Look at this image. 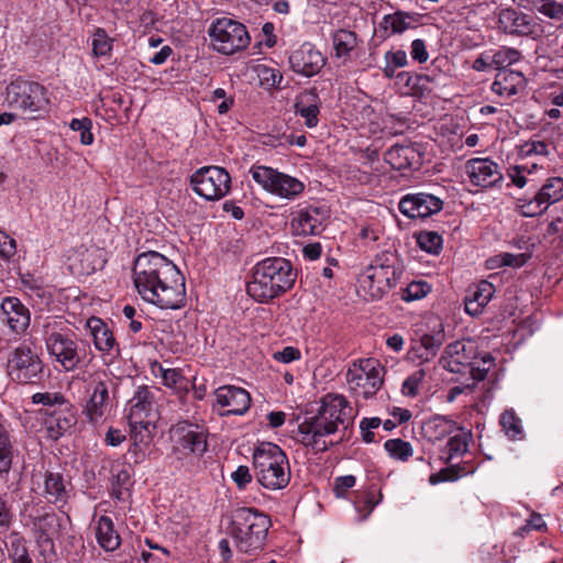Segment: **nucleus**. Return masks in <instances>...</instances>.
I'll return each instance as SVG.
<instances>
[{
	"instance_id": "nucleus-1",
	"label": "nucleus",
	"mask_w": 563,
	"mask_h": 563,
	"mask_svg": "<svg viewBox=\"0 0 563 563\" xmlns=\"http://www.w3.org/2000/svg\"><path fill=\"white\" fill-rule=\"evenodd\" d=\"M133 282L141 298L162 309L185 305V278L177 266L163 254L143 252L134 261Z\"/></svg>"
},
{
	"instance_id": "nucleus-2",
	"label": "nucleus",
	"mask_w": 563,
	"mask_h": 563,
	"mask_svg": "<svg viewBox=\"0 0 563 563\" xmlns=\"http://www.w3.org/2000/svg\"><path fill=\"white\" fill-rule=\"evenodd\" d=\"M353 418V409L343 395L327 394L318 412L299 424L301 442L314 451L323 452L333 444L325 438L342 428L346 430Z\"/></svg>"
},
{
	"instance_id": "nucleus-3",
	"label": "nucleus",
	"mask_w": 563,
	"mask_h": 563,
	"mask_svg": "<svg viewBox=\"0 0 563 563\" xmlns=\"http://www.w3.org/2000/svg\"><path fill=\"white\" fill-rule=\"evenodd\" d=\"M296 273L289 261L268 257L258 262L246 285L247 294L256 301L267 303L292 288Z\"/></svg>"
},
{
	"instance_id": "nucleus-4",
	"label": "nucleus",
	"mask_w": 563,
	"mask_h": 563,
	"mask_svg": "<svg viewBox=\"0 0 563 563\" xmlns=\"http://www.w3.org/2000/svg\"><path fill=\"white\" fill-rule=\"evenodd\" d=\"M269 518L253 508H240L229 527V537L239 553L256 555L266 543Z\"/></svg>"
},
{
	"instance_id": "nucleus-5",
	"label": "nucleus",
	"mask_w": 563,
	"mask_h": 563,
	"mask_svg": "<svg viewBox=\"0 0 563 563\" xmlns=\"http://www.w3.org/2000/svg\"><path fill=\"white\" fill-rule=\"evenodd\" d=\"M74 332L60 317H47L42 324V338L48 355L58 363L64 371L73 372L85 360L76 341Z\"/></svg>"
},
{
	"instance_id": "nucleus-6",
	"label": "nucleus",
	"mask_w": 563,
	"mask_h": 563,
	"mask_svg": "<svg viewBox=\"0 0 563 563\" xmlns=\"http://www.w3.org/2000/svg\"><path fill=\"white\" fill-rule=\"evenodd\" d=\"M253 466L257 482L265 488H285L290 481L287 455L272 442L260 443L253 452Z\"/></svg>"
},
{
	"instance_id": "nucleus-7",
	"label": "nucleus",
	"mask_w": 563,
	"mask_h": 563,
	"mask_svg": "<svg viewBox=\"0 0 563 563\" xmlns=\"http://www.w3.org/2000/svg\"><path fill=\"white\" fill-rule=\"evenodd\" d=\"M401 275L398 261L394 254L376 256L360 277V286L373 300L383 298L397 284Z\"/></svg>"
},
{
	"instance_id": "nucleus-8",
	"label": "nucleus",
	"mask_w": 563,
	"mask_h": 563,
	"mask_svg": "<svg viewBox=\"0 0 563 563\" xmlns=\"http://www.w3.org/2000/svg\"><path fill=\"white\" fill-rule=\"evenodd\" d=\"M21 522L30 529L35 542L40 547L53 548V538L57 536L62 518L49 507L41 503H26L21 510Z\"/></svg>"
},
{
	"instance_id": "nucleus-9",
	"label": "nucleus",
	"mask_w": 563,
	"mask_h": 563,
	"mask_svg": "<svg viewBox=\"0 0 563 563\" xmlns=\"http://www.w3.org/2000/svg\"><path fill=\"white\" fill-rule=\"evenodd\" d=\"M4 102L13 110L43 113L48 109L49 98L41 84L18 78L5 87Z\"/></svg>"
},
{
	"instance_id": "nucleus-10",
	"label": "nucleus",
	"mask_w": 563,
	"mask_h": 563,
	"mask_svg": "<svg viewBox=\"0 0 563 563\" xmlns=\"http://www.w3.org/2000/svg\"><path fill=\"white\" fill-rule=\"evenodd\" d=\"M250 174L265 191L285 200L297 199L306 187L300 179L263 165L252 166Z\"/></svg>"
},
{
	"instance_id": "nucleus-11",
	"label": "nucleus",
	"mask_w": 563,
	"mask_h": 563,
	"mask_svg": "<svg viewBox=\"0 0 563 563\" xmlns=\"http://www.w3.org/2000/svg\"><path fill=\"white\" fill-rule=\"evenodd\" d=\"M212 47L224 55H231L247 47L250 35L246 27L230 18H220L209 29Z\"/></svg>"
},
{
	"instance_id": "nucleus-12",
	"label": "nucleus",
	"mask_w": 563,
	"mask_h": 563,
	"mask_svg": "<svg viewBox=\"0 0 563 563\" xmlns=\"http://www.w3.org/2000/svg\"><path fill=\"white\" fill-rule=\"evenodd\" d=\"M189 184L206 201H218L230 192L231 176L223 167L203 166L191 174Z\"/></svg>"
},
{
	"instance_id": "nucleus-13",
	"label": "nucleus",
	"mask_w": 563,
	"mask_h": 563,
	"mask_svg": "<svg viewBox=\"0 0 563 563\" xmlns=\"http://www.w3.org/2000/svg\"><path fill=\"white\" fill-rule=\"evenodd\" d=\"M345 378L350 390L364 399L376 395L383 385L382 367L374 358L353 362L346 371Z\"/></svg>"
},
{
	"instance_id": "nucleus-14",
	"label": "nucleus",
	"mask_w": 563,
	"mask_h": 563,
	"mask_svg": "<svg viewBox=\"0 0 563 563\" xmlns=\"http://www.w3.org/2000/svg\"><path fill=\"white\" fill-rule=\"evenodd\" d=\"M43 368L38 349L27 343L16 346L8 362L9 375L20 384L40 382Z\"/></svg>"
},
{
	"instance_id": "nucleus-15",
	"label": "nucleus",
	"mask_w": 563,
	"mask_h": 563,
	"mask_svg": "<svg viewBox=\"0 0 563 563\" xmlns=\"http://www.w3.org/2000/svg\"><path fill=\"white\" fill-rule=\"evenodd\" d=\"M82 413L93 426L101 424L110 412L109 386L104 373L89 375Z\"/></svg>"
},
{
	"instance_id": "nucleus-16",
	"label": "nucleus",
	"mask_w": 563,
	"mask_h": 563,
	"mask_svg": "<svg viewBox=\"0 0 563 563\" xmlns=\"http://www.w3.org/2000/svg\"><path fill=\"white\" fill-rule=\"evenodd\" d=\"M175 452L201 456L208 448L207 433L202 427L189 422H180L170 430Z\"/></svg>"
},
{
	"instance_id": "nucleus-17",
	"label": "nucleus",
	"mask_w": 563,
	"mask_h": 563,
	"mask_svg": "<svg viewBox=\"0 0 563 563\" xmlns=\"http://www.w3.org/2000/svg\"><path fill=\"white\" fill-rule=\"evenodd\" d=\"M0 322L11 333L22 335L31 323L30 309L16 297H4L0 303Z\"/></svg>"
},
{
	"instance_id": "nucleus-18",
	"label": "nucleus",
	"mask_w": 563,
	"mask_h": 563,
	"mask_svg": "<svg viewBox=\"0 0 563 563\" xmlns=\"http://www.w3.org/2000/svg\"><path fill=\"white\" fill-rule=\"evenodd\" d=\"M398 208L407 218H427L441 211L443 201L431 194L415 192L404 196L399 201Z\"/></svg>"
},
{
	"instance_id": "nucleus-19",
	"label": "nucleus",
	"mask_w": 563,
	"mask_h": 563,
	"mask_svg": "<svg viewBox=\"0 0 563 563\" xmlns=\"http://www.w3.org/2000/svg\"><path fill=\"white\" fill-rule=\"evenodd\" d=\"M563 199V178L552 177L539 189L534 198L521 206L522 214L534 217L544 212L551 205Z\"/></svg>"
},
{
	"instance_id": "nucleus-20",
	"label": "nucleus",
	"mask_w": 563,
	"mask_h": 563,
	"mask_svg": "<svg viewBox=\"0 0 563 563\" xmlns=\"http://www.w3.org/2000/svg\"><path fill=\"white\" fill-rule=\"evenodd\" d=\"M325 62L323 54L310 43H303L289 56L290 68L306 77L319 74Z\"/></svg>"
},
{
	"instance_id": "nucleus-21",
	"label": "nucleus",
	"mask_w": 563,
	"mask_h": 563,
	"mask_svg": "<svg viewBox=\"0 0 563 563\" xmlns=\"http://www.w3.org/2000/svg\"><path fill=\"white\" fill-rule=\"evenodd\" d=\"M328 211L319 207H307L298 210L291 219V229L295 235H318L324 229Z\"/></svg>"
},
{
	"instance_id": "nucleus-22",
	"label": "nucleus",
	"mask_w": 563,
	"mask_h": 563,
	"mask_svg": "<svg viewBox=\"0 0 563 563\" xmlns=\"http://www.w3.org/2000/svg\"><path fill=\"white\" fill-rule=\"evenodd\" d=\"M216 401L220 407L228 408L222 416H242L251 406V396L244 388L227 385L214 391Z\"/></svg>"
},
{
	"instance_id": "nucleus-23",
	"label": "nucleus",
	"mask_w": 563,
	"mask_h": 563,
	"mask_svg": "<svg viewBox=\"0 0 563 563\" xmlns=\"http://www.w3.org/2000/svg\"><path fill=\"white\" fill-rule=\"evenodd\" d=\"M129 421L134 424L142 423V420H156L154 393L146 386L139 387L129 401Z\"/></svg>"
},
{
	"instance_id": "nucleus-24",
	"label": "nucleus",
	"mask_w": 563,
	"mask_h": 563,
	"mask_svg": "<svg viewBox=\"0 0 563 563\" xmlns=\"http://www.w3.org/2000/svg\"><path fill=\"white\" fill-rule=\"evenodd\" d=\"M384 159L394 169L418 168L422 163V155L417 145L396 144L384 155Z\"/></svg>"
},
{
	"instance_id": "nucleus-25",
	"label": "nucleus",
	"mask_w": 563,
	"mask_h": 563,
	"mask_svg": "<svg viewBox=\"0 0 563 563\" xmlns=\"http://www.w3.org/2000/svg\"><path fill=\"white\" fill-rule=\"evenodd\" d=\"M75 423L76 417L71 412L68 402L58 409L47 411L44 420L45 431L47 437L52 440H57L63 437L66 432L70 431Z\"/></svg>"
},
{
	"instance_id": "nucleus-26",
	"label": "nucleus",
	"mask_w": 563,
	"mask_h": 563,
	"mask_svg": "<svg viewBox=\"0 0 563 563\" xmlns=\"http://www.w3.org/2000/svg\"><path fill=\"white\" fill-rule=\"evenodd\" d=\"M498 24L505 33L517 35H532L537 27L527 14L512 8L499 12Z\"/></svg>"
},
{
	"instance_id": "nucleus-27",
	"label": "nucleus",
	"mask_w": 563,
	"mask_h": 563,
	"mask_svg": "<svg viewBox=\"0 0 563 563\" xmlns=\"http://www.w3.org/2000/svg\"><path fill=\"white\" fill-rule=\"evenodd\" d=\"M335 58L343 64L351 62L358 55L362 41L354 31L347 29L335 30L331 34Z\"/></svg>"
},
{
	"instance_id": "nucleus-28",
	"label": "nucleus",
	"mask_w": 563,
	"mask_h": 563,
	"mask_svg": "<svg viewBox=\"0 0 563 563\" xmlns=\"http://www.w3.org/2000/svg\"><path fill=\"white\" fill-rule=\"evenodd\" d=\"M472 357L471 346L463 341H454L445 347L440 363L449 372L463 373L471 365Z\"/></svg>"
},
{
	"instance_id": "nucleus-29",
	"label": "nucleus",
	"mask_w": 563,
	"mask_h": 563,
	"mask_svg": "<svg viewBox=\"0 0 563 563\" xmlns=\"http://www.w3.org/2000/svg\"><path fill=\"white\" fill-rule=\"evenodd\" d=\"M95 537L98 545L106 552H114L122 543L113 520L106 515L93 516Z\"/></svg>"
},
{
	"instance_id": "nucleus-30",
	"label": "nucleus",
	"mask_w": 563,
	"mask_h": 563,
	"mask_svg": "<svg viewBox=\"0 0 563 563\" xmlns=\"http://www.w3.org/2000/svg\"><path fill=\"white\" fill-rule=\"evenodd\" d=\"M320 98L316 89L301 92L294 104L295 113L303 119L308 129H313L319 124Z\"/></svg>"
},
{
	"instance_id": "nucleus-31",
	"label": "nucleus",
	"mask_w": 563,
	"mask_h": 563,
	"mask_svg": "<svg viewBox=\"0 0 563 563\" xmlns=\"http://www.w3.org/2000/svg\"><path fill=\"white\" fill-rule=\"evenodd\" d=\"M548 131L543 130L541 133L533 135L529 141L519 146V155L522 157L534 156L537 162L532 163V167L542 164L547 157L555 152L553 141L547 137Z\"/></svg>"
},
{
	"instance_id": "nucleus-32",
	"label": "nucleus",
	"mask_w": 563,
	"mask_h": 563,
	"mask_svg": "<svg viewBox=\"0 0 563 563\" xmlns=\"http://www.w3.org/2000/svg\"><path fill=\"white\" fill-rule=\"evenodd\" d=\"M493 298V284L482 280L467 289L464 298L465 312L470 316H478Z\"/></svg>"
},
{
	"instance_id": "nucleus-33",
	"label": "nucleus",
	"mask_w": 563,
	"mask_h": 563,
	"mask_svg": "<svg viewBox=\"0 0 563 563\" xmlns=\"http://www.w3.org/2000/svg\"><path fill=\"white\" fill-rule=\"evenodd\" d=\"M95 347L101 353L110 354L117 346L115 339L109 325L100 318L91 317L87 320Z\"/></svg>"
},
{
	"instance_id": "nucleus-34",
	"label": "nucleus",
	"mask_w": 563,
	"mask_h": 563,
	"mask_svg": "<svg viewBox=\"0 0 563 563\" xmlns=\"http://www.w3.org/2000/svg\"><path fill=\"white\" fill-rule=\"evenodd\" d=\"M523 84V76L506 67H495V95L510 97L518 92Z\"/></svg>"
},
{
	"instance_id": "nucleus-35",
	"label": "nucleus",
	"mask_w": 563,
	"mask_h": 563,
	"mask_svg": "<svg viewBox=\"0 0 563 563\" xmlns=\"http://www.w3.org/2000/svg\"><path fill=\"white\" fill-rule=\"evenodd\" d=\"M471 438V432L456 426L454 432L449 435V440L442 451L441 459L445 463H452L455 459L462 457L468 451Z\"/></svg>"
},
{
	"instance_id": "nucleus-36",
	"label": "nucleus",
	"mask_w": 563,
	"mask_h": 563,
	"mask_svg": "<svg viewBox=\"0 0 563 563\" xmlns=\"http://www.w3.org/2000/svg\"><path fill=\"white\" fill-rule=\"evenodd\" d=\"M416 22V13L398 10L391 14L384 15L379 26L386 33V36L389 37L391 35L401 34L411 29Z\"/></svg>"
},
{
	"instance_id": "nucleus-37",
	"label": "nucleus",
	"mask_w": 563,
	"mask_h": 563,
	"mask_svg": "<svg viewBox=\"0 0 563 563\" xmlns=\"http://www.w3.org/2000/svg\"><path fill=\"white\" fill-rule=\"evenodd\" d=\"M471 183L481 188L493 186V162L489 158H473L466 164Z\"/></svg>"
},
{
	"instance_id": "nucleus-38",
	"label": "nucleus",
	"mask_w": 563,
	"mask_h": 563,
	"mask_svg": "<svg viewBox=\"0 0 563 563\" xmlns=\"http://www.w3.org/2000/svg\"><path fill=\"white\" fill-rule=\"evenodd\" d=\"M456 423L443 416H435L424 421L421 428L422 435L430 442L441 441L451 435Z\"/></svg>"
},
{
	"instance_id": "nucleus-39",
	"label": "nucleus",
	"mask_w": 563,
	"mask_h": 563,
	"mask_svg": "<svg viewBox=\"0 0 563 563\" xmlns=\"http://www.w3.org/2000/svg\"><path fill=\"white\" fill-rule=\"evenodd\" d=\"M439 329L432 334H423L420 339V346L415 350L416 356L421 362H428L432 360L440 346L444 341V332L442 323H439Z\"/></svg>"
},
{
	"instance_id": "nucleus-40",
	"label": "nucleus",
	"mask_w": 563,
	"mask_h": 563,
	"mask_svg": "<svg viewBox=\"0 0 563 563\" xmlns=\"http://www.w3.org/2000/svg\"><path fill=\"white\" fill-rule=\"evenodd\" d=\"M44 494L49 503H65L68 498V490L64 482L63 475L59 473L48 472L44 478Z\"/></svg>"
},
{
	"instance_id": "nucleus-41",
	"label": "nucleus",
	"mask_w": 563,
	"mask_h": 563,
	"mask_svg": "<svg viewBox=\"0 0 563 563\" xmlns=\"http://www.w3.org/2000/svg\"><path fill=\"white\" fill-rule=\"evenodd\" d=\"M155 422L156 420H142V423L134 424L133 421H129L131 440L135 450L142 451L151 443L156 428Z\"/></svg>"
},
{
	"instance_id": "nucleus-42",
	"label": "nucleus",
	"mask_w": 563,
	"mask_h": 563,
	"mask_svg": "<svg viewBox=\"0 0 563 563\" xmlns=\"http://www.w3.org/2000/svg\"><path fill=\"white\" fill-rule=\"evenodd\" d=\"M520 5L530 11H537L552 20L563 18V2L555 0H519Z\"/></svg>"
},
{
	"instance_id": "nucleus-43",
	"label": "nucleus",
	"mask_w": 563,
	"mask_h": 563,
	"mask_svg": "<svg viewBox=\"0 0 563 563\" xmlns=\"http://www.w3.org/2000/svg\"><path fill=\"white\" fill-rule=\"evenodd\" d=\"M499 424L505 435L510 440H522L525 437L521 419L512 409L500 415Z\"/></svg>"
},
{
	"instance_id": "nucleus-44",
	"label": "nucleus",
	"mask_w": 563,
	"mask_h": 563,
	"mask_svg": "<svg viewBox=\"0 0 563 563\" xmlns=\"http://www.w3.org/2000/svg\"><path fill=\"white\" fill-rule=\"evenodd\" d=\"M13 445L7 429L0 424V477L7 476L12 467Z\"/></svg>"
},
{
	"instance_id": "nucleus-45",
	"label": "nucleus",
	"mask_w": 563,
	"mask_h": 563,
	"mask_svg": "<svg viewBox=\"0 0 563 563\" xmlns=\"http://www.w3.org/2000/svg\"><path fill=\"white\" fill-rule=\"evenodd\" d=\"M114 38L108 35L104 29L98 27L91 36L92 54L97 58L111 56Z\"/></svg>"
},
{
	"instance_id": "nucleus-46",
	"label": "nucleus",
	"mask_w": 563,
	"mask_h": 563,
	"mask_svg": "<svg viewBox=\"0 0 563 563\" xmlns=\"http://www.w3.org/2000/svg\"><path fill=\"white\" fill-rule=\"evenodd\" d=\"M384 448L388 455L401 462L408 461L412 456V445L402 439H389L384 443Z\"/></svg>"
},
{
	"instance_id": "nucleus-47",
	"label": "nucleus",
	"mask_w": 563,
	"mask_h": 563,
	"mask_svg": "<svg viewBox=\"0 0 563 563\" xmlns=\"http://www.w3.org/2000/svg\"><path fill=\"white\" fill-rule=\"evenodd\" d=\"M385 66L383 68L384 76L386 78H393L395 76L397 68H402L407 66L408 58L407 54L402 49L398 51H388L384 55Z\"/></svg>"
},
{
	"instance_id": "nucleus-48",
	"label": "nucleus",
	"mask_w": 563,
	"mask_h": 563,
	"mask_svg": "<svg viewBox=\"0 0 563 563\" xmlns=\"http://www.w3.org/2000/svg\"><path fill=\"white\" fill-rule=\"evenodd\" d=\"M417 243L421 250L437 255L442 250V236L434 231H422L417 234Z\"/></svg>"
},
{
	"instance_id": "nucleus-49",
	"label": "nucleus",
	"mask_w": 563,
	"mask_h": 563,
	"mask_svg": "<svg viewBox=\"0 0 563 563\" xmlns=\"http://www.w3.org/2000/svg\"><path fill=\"white\" fill-rule=\"evenodd\" d=\"M4 548L7 550L9 560L16 556H23L24 554L29 553L24 537L15 531L10 532L5 537Z\"/></svg>"
},
{
	"instance_id": "nucleus-50",
	"label": "nucleus",
	"mask_w": 563,
	"mask_h": 563,
	"mask_svg": "<svg viewBox=\"0 0 563 563\" xmlns=\"http://www.w3.org/2000/svg\"><path fill=\"white\" fill-rule=\"evenodd\" d=\"M32 400L34 404H42L45 406V416L51 409H58L68 402L59 393H36L32 396Z\"/></svg>"
},
{
	"instance_id": "nucleus-51",
	"label": "nucleus",
	"mask_w": 563,
	"mask_h": 563,
	"mask_svg": "<svg viewBox=\"0 0 563 563\" xmlns=\"http://www.w3.org/2000/svg\"><path fill=\"white\" fill-rule=\"evenodd\" d=\"M69 128L75 131L79 132L80 135V143L82 145H91L95 141L93 134L91 132L92 129V121L89 118H81V119H73L69 123Z\"/></svg>"
},
{
	"instance_id": "nucleus-52",
	"label": "nucleus",
	"mask_w": 563,
	"mask_h": 563,
	"mask_svg": "<svg viewBox=\"0 0 563 563\" xmlns=\"http://www.w3.org/2000/svg\"><path fill=\"white\" fill-rule=\"evenodd\" d=\"M430 286L427 282H412L402 291L401 299L404 301L419 300L426 297L430 291Z\"/></svg>"
},
{
	"instance_id": "nucleus-53",
	"label": "nucleus",
	"mask_w": 563,
	"mask_h": 563,
	"mask_svg": "<svg viewBox=\"0 0 563 563\" xmlns=\"http://www.w3.org/2000/svg\"><path fill=\"white\" fill-rule=\"evenodd\" d=\"M378 495L379 498H376V492L369 489L364 494L363 500L355 503V509L361 515L362 519L367 518L374 510L375 506L379 504L382 494L379 493Z\"/></svg>"
},
{
	"instance_id": "nucleus-54",
	"label": "nucleus",
	"mask_w": 563,
	"mask_h": 563,
	"mask_svg": "<svg viewBox=\"0 0 563 563\" xmlns=\"http://www.w3.org/2000/svg\"><path fill=\"white\" fill-rule=\"evenodd\" d=\"M130 481V473L124 468L113 470L111 496L118 500L123 499V488Z\"/></svg>"
},
{
	"instance_id": "nucleus-55",
	"label": "nucleus",
	"mask_w": 563,
	"mask_h": 563,
	"mask_svg": "<svg viewBox=\"0 0 563 563\" xmlns=\"http://www.w3.org/2000/svg\"><path fill=\"white\" fill-rule=\"evenodd\" d=\"M530 258L529 253H519V254H511V253H501L498 256H495V264L497 263V260L499 261L498 266H510L515 268L522 267L528 260Z\"/></svg>"
},
{
	"instance_id": "nucleus-56",
	"label": "nucleus",
	"mask_w": 563,
	"mask_h": 563,
	"mask_svg": "<svg viewBox=\"0 0 563 563\" xmlns=\"http://www.w3.org/2000/svg\"><path fill=\"white\" fill-rule=\"evenodd\" d=\"M426 373L423 369H418L408 376L401 386V391L407 397H415L418 394L419 385L422 383Z\"/></svg>"
},
{
	"instance_id": "nucleus-57",
	"label": "nucleus",
	"mask_w": 563,
	"mask_h": 563,
	"mask_svg": "<svg viewBox=\"0 0 563 563\" xmlns=\"http://www.w3.org/2000/svg\"><path fill=\"white\" fill-rule=\"evenodd\" d=\"M163 384L166 387L174 388L180 390L185 388V377L183 376L180 369L178 368H167L166 372H163Z\"/></svg>"
},
{
	"instance_id": "nucleus-58",
	"label": "nucleus",
	"mask_w": 563,
	"mask_h": 563,
	"mask_svg": "<svg viewBox=\"0 0 563 563\" xmlns=\"http://www.w3.org/2000/svg\"><path fill=\"white\" fill-rule=\"evenodd\" d=\"M520 53L515 48L503 47L495 52V66L506 67L519 60Z\"/></svg>"
},
{
	"instance_id": "nucleus-59",
	"label": "nucleus",
	"mask_w": 563,
	"mask_h": 563,
	"mask_svg": "<svg viewBox=\"0 0 563 563\" xmlns=\"http://www.w3.org/2000/svg\"><path fill=\"white\" fill-rule=\"evenodd\" d=\"M13 520L11 506L7 500L5 494H0V530L5 531L9 529Z\"/></svg>"
},
{
	"instance_id": "nucleus-60",
	"label": "nucleus",
	"mask_w": 563,
	"mask_h": 563,
	"mask_svg": "<svg viewBox=\"0 0 563 563\" xmlns=\"http://www.w3.org/2000/svg\"><path fill=\"white\" fill-rule=\"evenodd\" d=\"M382 424V420L377 417L373 418H364L360 422V429L362 431L363 440L367 443H371L374 441V433L372 432V429H376Z\"/></svg>"
},
{
	"instance_id": "nucleus-61",
	"label": "nucleus",
	"mask_w": 563,
	"mask_h": 563,
	"mask_svg": "<svg viewBox=\"0 0 563 563\" xmlns=\"http://www.w3.org/2000/svg\"><path fill=\"white\" fill-rule=\"evenodd\" d=\"M410 55L413 60H417L420 64L426 63L429 59L426 42L421 38L413 40L411 43Z\"/></svg>"
},
{
	"instance_id": "nucleus-62",
	"label": "nucleus",
	"mask_w": 563,
	"mask_h": 563,
	"mask_svg": "<svg viewBox=\"0 0 563 563\" xmlns=\"http://www.w3.org/2000/svg\"><path fill=\"white\" fill-rule=\"evenodd\" d=\"M525 172H528L527 166L517 165L508 169L507 176L511 184L518 188H522L528 181Z\"/></svg>"
},
{
	"instance_id": "nucleus-63",
	"label": "nucleus",
	"mask_w": 563,
	"mask_h": 563,
	"mask_svg": "<svg viewBox=\"0 0 563 563\" xmlns=\"http://www.w3.org/2000/svg\"><path fill=\"white\" fill-rule=\"evenodd\" d=\"M356 483V478L353 475H344L335 478L334 481V493L336 497H343L345 492L352 488Z\"/></svg>"
},
{
	"instance_id": "nucleus-64",
	"label": "nucleus",
	"mask_w": 563,
	"mask_h": 563,
	"mask_svg": "<svg viewBox=\"0 0 563 563\" xmlns=\"http://www.w3.org/2000/svg\"><path fill=\"white\" fill-rule=\"evenodd\" d=\"M482 362L483 366L478 365L476 367L471 368L472 377L478 382L484 380L487 377V374L490 369V365L493 363V356L489 353H487L485 356H483Z\"/></svg>"
}]
</instances>
